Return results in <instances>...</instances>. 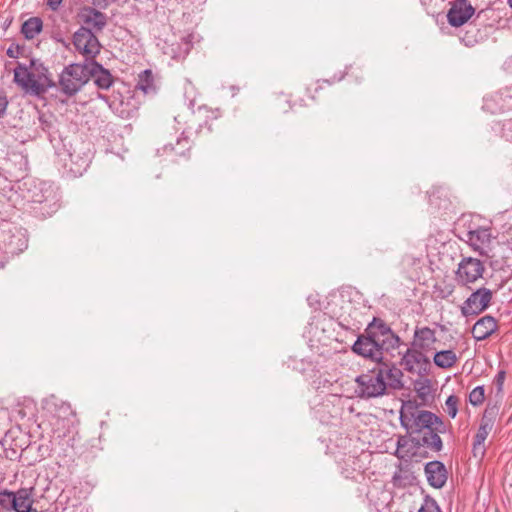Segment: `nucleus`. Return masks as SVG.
<instances>
[{
    "label": "nucleus",
    "instance_id": "f257e3e1",
    "mask_svg": "<svg viewBox=\"0 0 512 512\" xmlns=\"http://www.w3.org/2000/svg\"><path fill=\"white\" fill-rule=\"evenodd\" d=\"M403 373L395 366L383 363L356 378L357 393L361 398H375L385 394L387 387L403 388Z\"/></svg>",
    "mask_w": 512,
    "mask_h": 512
},
{
    "label": "nucleus",
    "instance_id": "f03ea898",
    "mask_svg": "<svg viewBox=\"0 0 512 512\" xmlns=\"http://www.w3.org/2000/svg\"><path fill=\"white\" fill-rule=\"evenodd\" d=\"M400 424L409 434H420L427 428L446 432V425L434 413L421 410L413 401H406L400 409Z\"/></svg>",
    "mask_w": 512,
    "mask_h": 512
},
{
    "label": "nucleus",
    "instance_id": "7ed1b4c3",
    "mask_svg": "<svg viewBox=\"0 0 512 512\" xmlns=\"http://www.w3.org/2000/svg\"><path fill=\"white\" fill-rule=\"evenodd\" d=\"M37 73L29 70L25 65L18 63L14 69V82L26 93L39 96L44 94L48 88L53 87V81L47 76V70L42 67Z\"/></svg>",
    "mask_w": 512,
    "mask_h": 512
},
{
    "label": "nucleus",
    "instance_id": "20e7f679",
    "mask_svg": "<svg viewBox=\"0 0 512 512\" xmlns=\"http://www.w3.org/2000/svg\"><path fill=\"white\" fill-rule=\"evenodd\" d=\"M87 75L85 64L69 65L60 74L59 85L61 91L68 96L76 94L87 83Z\"/></svg>",
    "mask_w": 512,
    "mask_h": 512
},
{
    "label": "nucleus",
    "instance_id": "39448f33",
    "mask_svg": "<svg viewBox=\"0 0 512 512\" xmlns=\"http://www.w3.org/2000/svg\"><path fill=\"white\" fill-rule=\"evenodd\" d=\"M498 409L495 406L487 407L482 415L478 431L475 435L473 442V455L474 457H483L485 454V440L494 427L495 418Z\"/></svg>",
    "mask_w": 512,
    "mask_h": 512
},
{
    "label": "nucleus",
    "instance_id": "423d86ee",
    "mask_svg": "<svg viewBox=\"0 0 512 512\" xmlns=\"http://www.w3.org/2000/svg\"><path fill=\"white\" fill-rule=\"evenodd\" d=\"M73 44L87 61L94 59L100 53L101 44L89 28H79L73 35Z\"/></svg>",
    "mask_w": 512,
    "mask_h": 512
},
{
    "label": "nucleus",
    "instance_id": "0eeeda50",
    "mask_svg": "<svg viewBox=\"0 0 512 512\" xmlns=\"http://www.w3.org/2000/svg\"><path fill=\"white\" fill-rule=\"evenodd\" d=\"M384 345V339L377 338V335L367 334L358 337L352 349L355 353L378 362L383 358Z\"/></svg>",
    "mask_w": 512,
    "mask_h": 512
},
{
    "label": "nucleus",
    "instance_id": "6e6552de",
    "mask_svg": "<svg viewBox=\"0 0 512 512\" xmlns=\"http://www.w3.org/2000/svg\"><path fill=\"white\" fill-rule=\"evenodd\" d=\"M483 263L476 258H463L458 264L456 271V280L462 285L476 282L484 273Z\"/></svg>",
    "mask_w": 512,
    "mask_h": 512
},
{
    "label": "nucleus",
    "instance_id": "1a4fd4ad",
    "mask_svg": "<svg viewBox=\"0 0 512 512\" xmlns=\"http://www.w3.org/2000/svg\"><path fill=\"white\" fill-rule=\"evenodd\" d=\"M491 299V290L479 288L466 299L461 306V312L464 316L477 315L489 306Z\"/></svg>",
    "mask_w": 512,
    "mask_h": 512
},
{
    "label": "nucleus",
    "instance_id": "9d476101",
    "mask_svg": "<svg viewBox=\"0 0 512 512\" xmlns=\"http://www.w3.org/2000/svg\"><path fill=\"white\" fill-rule=\"evenodd\" d=\"M191 142L188 137L177 138L175 143H168L158 149L160 156H165L172 162L188 160L190 157Z\"/></svg>",
    "mask_w": 512,
    "mask_h": 512
},
{
    "label": "nucleus",
    "instance_id": "9b49d317",
    "mask_svg": "<svg viewBox=\"0 0 512 512\" xmlns=\"http://www.w3.org/2000/svg\"><path fill=\"white\" fill-rule=\"evenodd\" d=\"M474 7L466 0H456L447 13L448 23L453 27L465 24L474 14Z\"/></svg>",
    "mask_w": 512,
    "mask_h": 512
},
{
    "label": "nucleus",
    "instance_id": "f8f14e48",
    "mask_svg": "<svg viewBox=\"0 0 512 512\" xmlns=\"http://www.w3.org/2000/svg\"><path fill=\"white\" fill-rule=\"evenodd\" d=\"M78 16L83 24L80 28H89L92 32L102 31L107 24L106 15L92 7L82 8Z\"/></svg>",
    "mask_w": 512,
    "mask_h": 512
},
{
    "label": "nucleus",
    "instance_id": "ddd939ff",
    "mask_svg": "<svg viewBox=\"0 0 512 512\" xmlns=\"http://www.w3.org/2000/svg\"><path fill=\"white\" fill-rule=\"evenodd\" d=\"M87 68V82L90 78L100 89H109L113 84V77L111 73L95 61L85 63Z\"/></svg>",
    "mask_w": 512,
    "mask_h": 512
},
{
    "label": "nucleus",
    "instance_id": "4468645a",
    "mask_svg": "<svg viewBox=\"0 0 512 512\" xmlns=\"http://www.w3.org/2000/svg\"><path fill=\"white\" fill-rule=\"evenodd\" d=\"M34 487L12 491L13 512H31L34 505Z\"/></svg>",
    "mask_w": 512,
    "mask_h": 512
},
{
    "label": "nucleus",
    "instance_id": "2eb2a0df",
    "mask_svg": "<svg viewBox=\"0 0 512 512\" xmlns=\"http://www.w3.org/2000/svg\"><path fill=\"white\" fill-rule=\"evenodd\" d=\"M437 338L435 331L429 327L417 328L414 332L412 347L421 353L434 350Z\"/></svg>",
    "mask_w": 512,
    "mask_h": 512
},
{
    "label": "nucleus",
    "instance_id": "dca6fc26",
    "mask_svg": "<svg viewBox=\"0 0 512 512\" xmlns=\"http://www.w3.org/2000/svg\"><path fill=\"white\" fill-rule=\"evenodd\" d=\"M57 200V193L55 189L51 184L45 182L39 183L38 187H35V191H33L31 196V201L33 203H46L52 210L57 208Z\"/></svg>",
    "mask_w": 512,
    "mask_h": 512
},
{
    "label": "nucleus",
    "instance_id": "f3484780",
    "mask_svg": "<svg viewBox=\"0 0 512 512\" xmlns=\"http://www.w3.org/2000/svg\"><path fill=\"white\" fill-rule=\"evenodd\" d=\"M428 483L434 488H442L447 481V470L440 461H431L425 465Z\"/></svg>",
    "mask_w": 512,
    "mask_h": 512
},
{
    "label": "nucleus",
    "instance_id": "a211bd4d",
    "mask_svg": "<svg viewBox=\"0 0 512 512\" xmlns=\"http://www.w3.org/2000/svg\"><path fill=\"white\" fill-rule=\"evenodd\" d=\"M445 432H439L434 428H427L425 431L421 432V438H417L414 447L423 446L433 452H440L443 448V442L440 438L439 434H444Z\"/></svg>",
    "mask_w": 512,
    "mask_h": 512
},
{
    "label": "nucleus",
    "instance_id": "6ab92c4d",
    "mask_svg": "<svg viewBox=\"0 0 512 512\" xmlns=\"http://www.w3.org/2000/svg\"><path fill=\"white\" fill-rule=\"evenodd\" d=\"M467 236L469 244L475 251H478L480 255H488L487 247L491 241V233L488 229L480 228L469 231Z\"/></svg>",
    "mask_w": 512,
    "mask_h": 512
},
{
    "label": "nucleus",
    "instance_id": "aec40b11",
    "mask_svg": "<svg viewBox=\"0 0 512 512\" xmlns=\"http://www.w3.org/2000/svg\"><path fill=\"white\" fill-rule=\"evenodd\" d=\"M428 362L429 360L423 353L412 347L408 348L403 354L401 364L405 370L414 373L419 372L423 365L427 364Z\"/></svg>",
    "mask_w": 512,
    "mask_h": 512
},
{
    "label": "nucleus",
    "instance_id": "412c9836",
    "mask_svg": "<svg viewBox=\"0 0 512 512\" xmlns=\"http://www.w3.org/2000/svg\"><path fill=\"white\" fill-rule=\"evenodd\" d=\"M497 329V322L492 316H484L479 319L472 328L473 337L478 340H485Z\"/></svg>",
    "mask_w": 512,
    "mask_h": 512
},
{
    "label": "nucleus",
    "instance_id": "4be33fe9",
    "mask_svg": "<svg viewBox=\"0 0 512 512\" xmlns=\"http://www.w3.org/2000/svg\"><path fill=\"white\" fill-rule=\"evenodd\" d=\"M136 88L144 94H154L158 89V82L151 69H146L138 74Z\"/></svg>",
    "mask_w": 512,
    "mask_h": 512
},
{
    "label": "nucleus",
    "instance_id": "5701e85b",
    "mask_svg": "<svg viewBox=\"0 0 512 512\" xmlns=\"http://www.w3.org/2000/svg\"><path fill=\"white\" fill-rule=\"evenodd\" d=\"M366 334L377 335V338L395 341H400L399 337L396 336L389 326L383 321L374 319L373 322L368 326Z\"/></svg>",
    "mask_w": 512,
    "mask_h": 512
},
{
    "label": "nucleus",
    "instance_id": "b1692460",
    "mask_svg": "<svg viewBox=\"0 0 512 512\" xmlns=\"http://www.w3.org/2000/svg\"><path fill=\"white\" fill-rule=\"evenodd\" d=\"M43 28V22L38 17H31L26 20L21 27V32L28 40L34 39Z\"/></svg>",
    "mask_w": 512,
    "mask_h": 512
},
{
    "label": "nucleus",
    "instance_id": "393cba45",
    "mask_svg": "<svg viewBox=\"0 0 512 512\" xmlns=\"http://www.w3.org/2000/svg\"><path fill=\"white\" fill-rule=\"evenodd\" d=\"M414 479L413 473L407 467L399 465L392 476V483L395 487L403 488L411 485Z\"/></svg>",
    "mask_w": 512,
    "mask_h": 512
},
{
    "label": "nucleus",
    "instance_id": "a878e982",
    "mask_svg": "<svg viewBox=\"0 0 512 512\" xmlns=\"http://www.w3.org/2000/svg\"><path fill=\"white\" fill-rule=\"evenodd\" d=\"M457 360V355L453 350L438 351L433 358L435 365L443 369L451 368Z\"/></svg>",
    "mask_w": 512,
    "mask_h": 512
},
{
    "label": "nucleus",
    "instance_id": "bb28decb",
    "mask_svg": "<svg viewBox=\"0 0 512 512\" xmlns=\"http://www.w3.org/2000/svg\"><path fill=\"white\" fill-rule=\"evenodd\" d=\"M418 439L417 438H408L407 436H398L397 438V450L395 452V455L399 459H406L410 458L415 455L416 449L418 447H412L411 450H405V445H410L411 443H416Z\"/></svg>",
    "mask_w": 512,
    "mask_h": 512
},
{
    "label": "nucleus",
    "instance_id": "cd10ccee",
    "mask_svg": "<svg viewBox=\"0 0 512 512\" xmlns=\"http://www.w3.org/2000/svg\"><path fill=\"white\" fill-rule=\"evenodd\" d=\"M12 491L8 489L0 490V512H12Z\"/></svg>",
    "mask_w": 512,
    "mask_h": 512
},
{
    "label": "nucleus",
    "instance_id": "c85d7f7f",
    "mask_svg": "<svg viewBox=\"0 0 512 512\" xmlns=\"http://www.w3.org/2000/svg\"><path fill=\"white\" fill-rule=\"evenodd\" d=\"M485 399V393L483 386L475 387L469 394V402L473 406H479Z\"/></svg>",
    "mask_w": 512,
    "mask_h": 512
},
{
    "label": "nucleus",
    "instance_id": "c756f323",
    "mask_svg": "<svg viewBox=\"0 0 512 512\" xmlns=\"http://www.w3.org/2000/svg\"><path fill=\"white\" fill-rule=\"evenodd\" d=\"M458 397L450 395L445 402V411L451 418H455L458 413Z\"/></svg>",
    "mask_w": 512,
    "mask_h": 512
},
{
    "label": "nucleus",
    "instance_id": "7c9ffc66",
    "mask_svg": "<svg viewBox=\"0 0 512 512\" xmlns=\"http://www.w3.org/2000/svg\"><path fill=\"white\" fill-rule=\"evenodd\" d=\"M418 512H441V510L433 498L426 497Z\"/></svg>",
    "mask_w": 512,
    "mask_h": 512
},
{
    "label": "nucleus",
    "instance_id": "2f4dec72",
    "mask_svg": "<svg viewBox=\"0 0 512 512\" xmlns=\"http://www.w3.org/2000/svg\"><path fill=\"white\" fill-rule=\"evenodd\" d=\"M504 381H505V372L499 371L494 379V384L496 385L498 392L502 391Z\"/></svg>",
    "mask_w": 512,
    "mask_h": 512
},
{
    "label": "nucleus",
    "instance_id": "473e14b6",
    "mask_svg": "<svg viewBox=\"0 0 512 512\" xmlns=\"http://www.w3.org/2000/svg\"><path fill=\"white\" fill-rule=\"evenodd\" d=\"M503 135L509 141H512V121L509 120L503 124Z\"/></svg>",
    "mask_w": 512,
    "mask_h": 512
},
{
    "label": "nucleus",
    "instance_id": "72a5a7b5",
    "mask_svg": "<svg viewBox=\"0 0 512 512\" xmlns=\"http://www.w3.org/2000/svg\"><path fill=\"white\" fill-rule=\"evenodd\" d=\"M7 105L8 101L6 96L0 92V117H2L5 114Z\"/></svg>",
    "mask_w": 512,
    "mask_h": 512
},
{
    "label": "nucleus",
    "instance_id": "f704fd0d",
    "mask_svg": "<svg viewBox=\"0 0 512 512\" xmlns=\"http://www.w3.org/2000/svg\"><path fill=\"white\" fill-rule=\"evenodd\" d=\"M62 1L63 0H46V4L52 11H57Z\"/></svg>",
    "mask_w": 512,
    "mask_h": 512
},
{
    "label": "nucleus",
    "instance_id": "c9c22d12",
    "mask_svg": "<svg viewBox=\"0 0 512 512\" xmlns=\"http://www.w3.org/2000/svg\"><path fill=\"white\" fill-rule=\"evenodd\" d=\"M93 5L104 8L109 4L110 0H91Z\"/></svg>",
    "mask_w": 512,
    "mask_h": 512
},
{
    "label": "nucleus",
    "instance_id": "e433bc0d",
    "mask_svg": "<svg viewBox=\"0 0 512 512\" xmlns=\"http://www.w3.org/2000/svg\"><path fill=\"white\" fill-rule=\"evenodd\" d=\"M452 291H453V290H452V288H451V287H447V288H446V291H445V292L443 291L442 297H447V296H449V295L452 293Z\"/></svg>",
    "mask_w": 512,
    "mask_h": 512
},
{
    "label": "nucleus",
    "instance_id": "4c0bfd02",
    "mask_svg": "<svg viewBox=\"0 0 512 512\" xmlns=\"http://www.w3.org/2000/svg\"><path fill=\"white\" fill-rule=\"evenodd\" d=\"M7 55H8L9 57H11V58L16 57V56H15V54H14V52H13V50H12L11 48H9V49L7 50Z\"/></svg>",
    "mask_w": 512,
    "mask_h": 512
},
{
    "label": "nucleus",
    "instance_id": "58836bf2",
    "mask_svg": "<svg viewBox=\"0 0 512 512\" xmlns=\"http://www.w3.org/2000/svg\"><path fill=\"white\" fill-rule=\"evenodd\" d=\"M414 445H415V442L411 443L410 445H405V450H411Z\"/></svg>",
    "mask_w": 512,
    "mask_h": 512
},
{
    "label": "nucleus",
    "instance_id": "ea45409f",
    "mask_svg": "<svg viewBox=\"0 0 512 512\" xmlns=\"http://www.w3.org/2000/svg\"><path fill=\"white\" fill-rule=\"evenodd\" d=\"M508 5L512 8V0H507Z\"/></svg>",
    "mask_w": 512,
    "mask_h": 512
}]
</instances>
